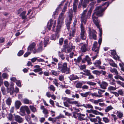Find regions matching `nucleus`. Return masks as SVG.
Masks as SVG:
<instances>
[{
    "instance_id": "obj_14",
    "label": "nucleus",
    "mask_w": 124,
    "mask_h": 124,
    "mask_svg": "<svg viewBox=\"0 0 124 124\" xmlns=\"http://www.w3.org/2000/svg\"><path fill=\"white\" fill-rule=\"evenodd\" d=\"M91 59L88 55L86 56L84 58L83 60H82V62L84 63L85 62V61H86L88 65H91L92 63L91 62Z\"/></svg>"
},
{
    "instance_id": "obj_19",
    "label": "nucleus",
    "mask_w": 124,
    "mask_h": 124,
    "mask_svg": "<svg viewBox=\"0 0 124 124\" xmlns=\"http://www.w3.org/2000/svg\"><path fill=\"white\" fill-rule=\"evenodd\" d=\"M15 121L19 123H21L23 121V120L21 117L18 115H16L15 116Z\"/></svg>"
},
{
    "instance_id": "obj_31",
    "label": "nucleus",
    "mask_w": 124,
    "mask_h": 124,
    "mask_svg": "<svg viewBox=\"0 0 124 124\" xmlns=\"http://www.w3.org/2000/svg\"><path fill=\"white\" fill-rule=\"evenodd\" d=\"M6 101L7 104L8 106H10L11 104V99L10 97H9L6 100Z\"/></svg>"
},
{
    "instance_id": "obj_44",
    "label": "nucleus",
    "mask_w": 124,
    "mask_h": 124,
    "mask_svg": "<svg viewBox=\"0 0 124 124\" xmlns=\"http://www.w3.org/2000/svg\"><path fill=\"white\" fill-rule=\"evenodd\" d=\"M92 73L95 74L96 75H100V72L98 70H94L92 71Z\"/></svg>"
},
{
    "instance_id": "obj_26",
    "label": "nucleus",
    "mask_w": 124,
    "mask_h": 124,
    "mask_svg": "<svg viewBox=\"0 0 124 124\" xmlns=\"http://www.w3.org/2000/svg\"><path fill=\"white\" fill-rule=\"evenodd\" d=\"M27 106H22L20 108V111L23 114H24L25 113V111L27 107Z\"/></svg>"
},
{
    "instance_id": "obj_48",
    "label": "nucleus",
    "mask_w": 124,
    "mask_h": 124,
    "mask_svg": "<svg viewBox=\"0 0 124 124\" xmlns=\"http://www.w3.org/2000/svg\"><path fill=\"white\" fill-rule=\"evenodd\" d=\"M24 103L25 104H28L30 102V101L26 99H24L23 100Z\"/></svg>"
},
{
    "instance_id": "obj_52",
    "label": "nucleus",
    "mask_w": 124,
    "mask_h": 124,
    "mask_svg": "<svg viewBox=\"0 0 124 124\" xmlns=\"http://www.w3.org/2000/svg\"><path fill=\"white\" fill-rule=\"evenodd\" d=\"M92 113L96 115H98L100 113H101L99 112L96 110H93Z\"/></svg>"
},
{
    "instance_id": "obj_49",
    "label": "nucleus",
    "mask_w": 124,
    "mask_h": 124,
    "mask_svg": "<svg viewBox=\"0 0 124 124\" xmlns=\"http://www.w3.org/2000/svg\"><path fill=\"white\" fill-rule=\"evenodd\" d=\"M16 85L19 87H21V85L20 81L19 80H17L16 81Z\"/></svg>"
},
{
    "instance_id": "obj_57",
    "label": "nucleus",
    "mask_w": 124,
    "mask_h": 124,
    "mask_svg": "<svg viewBox=\"0 0 124 124\" xmlns=\"http://www.w3.org/2000/svg\"><path fill=\"white\" fill-rule=\"evenodd\" d=\"M110 65L113 67H117V65L114 62H110L109 63Z\"/></svg>"
},
{
    "instance_id": "obj_56",
    "label": "nucleus",
    "mask_w": 124,
    "mask_h": 124,
    "mask_svg": "<svg viewBox=\"0 0 124 124\" xmlns=\"http://www.w3.org/2000/svg\"><path fill=\"white\" fill-rule=\"evenodd\" d=\"M51 73L53 75L56 76L58 75V74L57 72L54 70H52L51 71Z\"/></svg>"
},
{
    "instance_id": "obj_61",
    "label": "nucleus",
    "mask_w": 124,
    "mask_h": 124,
    "mask_svg": "<svg viewBox=\"0 0 124 124\" xmlns=\"http://www.w3.org/2000/svg\"><path fill=\"white\" fill-rule=\"evenodd\" d=\"M63 41V39L62 38L60 39H59V43L60 45H62Z\"/></svg>"
},
{
    "instance_id": "obj_39",
    "label": "nucleus",
    "mask_w": 124,
    "mask_h": 124,
    "mask_svg": "<svg viewBox=\"0 0 124 124\" xmlns=\"http://www.w3.org/2000/svg\"><path fill=\"white\" fill-rule=\"evenodd\" d=\"M7 114L6 110H3L2 112L1 115L2 117H4Z\"/></svg>"
},
{
    "instance_id": "obj_36",
    "label": "nucleus",
    "mask_w": 124,
    "mask_h": 124,
    "mask_svg": "<svg viewBox=\"0 0 124 124\" xmlns=\"http://www.w3.org/2000/svg\"><path fill=\"white\" fill-rule=\"evenodd\" d=\"M103 121L105 123H108L110 121V119L106 117H104L102 118Z\"/></svg>"
},
{
    "instance_id": "obj_9",
    "label": "nucleus",
    "mask_w": 124,
    "mask_h": 124,
    "mask_svg": "<svg viewBox=\"0 0 124 124\" xmlns=\"http://www.w3.org/2000/svg\"><path fill=\"white\" fill-rule=\"evenodd\" d=\"M88 33L89 36V38L91 39H93L95 40L96 39V32L94 30L91 31L90 28H89Z\"/></svg>"
},
{
    "instance_id": "obj_53",
    "label": "nucleus",
    "mask_w": 124,
    "mask_h": 124,
    "mask_svg": "<svg viewBox=\"0 0 124 124\" xmlns=\"http://www.w3.org/2000/svg\"><path fill=\"white\" fill-rule=\"evenodd\" d=\"M24 53L23 50H20L17 54V55L19 56H21L23 55Z\"/></svg>"
},
{
    "instance_id": "obj_11",
    "label": "nucleus",
    "mask_w": 124,
    "mask_h": 124,
    "mask_svg": "<svg viewBox=\"0 0 124 124\" xmlns=\"http://www.w3.org/2000/svg\"><path fill=\"white\" fill-rule=\"evenodd\" d=\"M75 46H74L71 45H70V58H72L73 56H75L76 54H75V51H74Z\"/></svg>"
},
{
    "instance_id": "obj_34",
    "label": "nucleus",
    "mask_w": 124,
    "mask_h": 124,
    "mask_svg": "<svg viewBox=\"0 0 124 124\" xmlns=\"http://www.w3.org/2000/svg\"><path fill=\"white\" fill-rule=\"evenodd\" d=\"M49 40V37H47L45 38L44 41V47L46 46V45L47 44Z\"/></svg>"
},
{
    "instance_id": "obj_15",
    "label": "nucleus",
    "mask_w": 124,
    "mask_h": 124,
    "mask_svg": "<svg viewBox=\"0 0 124 124\" xmlns=\"http://www.w3.org/2000/svg\"><path fill=\"white\" fill-rule=\"evenodd\" d=\"M64 104L65 106L69 107L70 104V99L67 97H65L64 100Z\"/></svg>"
},
{
    "instance_id": "obj_63",
    "label": "nucleus",
    "mask_w": 124,
    "mask_h": 124,
    "mask_svg": "<svg viewBox=\"0 0 124 124\" xmlns=\"http://www.w3.org/2000/svg\"><path fill=\"white\" fill-rule=\"evenodd\" d=\"M90 120L92 122H96L98 121L96 117L94 118H90Z\"/></svg>"
},
{
    "instance_id": "obj_25",
    "label": "nucleus",
    "mask_w": 124,
    "mask_h": 124,
    "mask_svg": "<svg viewBox=\"0 0 124 124\" xmlns=\"http://www.w3.org/2000/svg\"><path fill=\"white\" fill-rule=\"evenodd\" d=\"M63 2L61 3V4H60L59 5V6L56 9L55 11V12L54 13L53 15L54 16H55V15H57L58 14V12L59 10H61V8L59 6L62 5V3H63Z\"/></svg>"
},
{
    "instance_id": "obj_37",
    "label": "nucleus",
    "mask_w": 124,
    "mask_h": 124,
    "mask_svg": "<svg viewBox=\"0 0 124 124\" xmlns=\"http://www.w3.org/2000/svg\"><path fill=\"white\" fill-rule=\"evenodd\" d=\"M30 107L31 110L33 112H37V110L36 108L34 106H30Z\"/></svg>"
},
{
    "instance_id": "obj_54",
    "label": "nucleus",
    "mask_w": 124,
    "mask_h": 124,
    "mask_svg": "<svg viewBox=\"0 0 124 124\" xmlns=\"http://www.w3.org/2000/svg\"><path fill=\"white\" fill-rule=\"evenodd\" d=\"M111 116L113 118L115 122L116 121V120L118 119L117 117L114 114H111Z\"/></svg>"
},
{
    "instance_id": "obj_3",
    "label": "nucleus",
    "mask_w": 124,
    "mask_h": 124,
    "mask_svg": "<svg viewBox=\"0 0 124 124\" xmlns=\"http://www.w3.org/2000/svg\"><path fill=\"white\" fill-rule=\"evenodd\" d=\"M92 18L94 23L99 30L100 32L99 36L100 38L98 40V42L99 44V47H100L102 40V38L101 37L102 33V29L100 27L99 24L100 21L98 20L97 17L95 16H93V15H92Z\"/></svg>"
},
{
    "instance_id": "obj_23",
    "label": "nucleus",
    "mask_w": 124,
    "mask_h": 124,
    "mask_svg": "<svg viewBox=\"0 0 124 124\" xmlns=\"http://www.w3.org/2000/svg\"><path fill=\"white\" fill-rule=\"evenodd\" d=\"M42 43L40 42L39 44V46L36 50V53L39 52H41L42 50Z\"/></svg>"
},
{
    "instance_id": "obj_17",
    "label": "nucleus",
    "mask_w": 124,
    "mask_h": 124,
    "mask_svg": "<svg viewBox=\"0 0 124 124\" xmlns=\"http://www.w3.org/2000/svg\"><path fill=\"white\" fill-rule=\"evenodd\" d=\"M77 22L76 21H74L73 22V26L74 27L75 26ZM76 31L75 28L74 27L72 28V31L71 33H70V36H74L75 35V32Z\"/></svg>"
},
{
    "instance_id": "obj_55",
    "label": "nucleus",
    "mask_w": 124,
    "mask_h": 124,
    "mask_svg": "<svg viewBox=\"0 0 124 124\" xmlns=\"http://www.w3.org/2000/svg\"><path fill=\"white\" fill-rule=\"evenodd\" d=\"M86 108H88L89 109L90 108L92 109L93 108V107L91 104H86Z\"/></svg>"
},
{
    "instance_id": "obj_22",
    "label": "nucleus",
    "mask_w": 124,
    "mask_h": 124,
    "mask_svg": "<svg viewBox=\"0 0 124 124\" xmlns=\"http://www.w3.org/2000/svg\"><path fill=\"white\" fill-rule=\"evenodd\" d=\"M21 105V103L19 101H15V105L16 108L17 109L19 108L20 106Z\"/></svg>"
},
{
    "instance_id": "obj_59",
    "label": "nucleus",
    "mask_w": 124,
    "mask_h": 124,
    "mask_svg": "<svg viewBox=\"0 0 124 124\" xmlns=\"http://www.w3.org/2000/svg\"><path fill=\"white\" fill-rule=\"evenodd\" d=\"M118 92L119 94L120 95L122 96L123 95V92L122 90L121 89L119 90L118 91Z\"/></svg>"
},
{
    "instance_id": "obj_30",
    "label": "nucleus",
    "mask_w": 124,
    "mask_h": 124,
    "mask_svg": "<svg viewBox=\"0 0 124 124\" xmlns=\"http://www.w3.org/2000/svg\"><path fill=\"white\" fill-rule=\"evenodd\" d=\"M110 71L112 73H114V74H118V72L117 70L115 68H111L110 69Z\"/></svg>"
},
{
    "instance_id": "obj_18",
    "label": "nucleus",
    "mask_w": 124,
    "mask_h": 124,
    "mask_svg": "<svg viewBox=\"0 0 124 124\" xmlns=\"http://www.w3.org/2000/svg\"><path fill=\"white\" fill-rule=\"evenodd\" d=\"M34 68L35 69H34L33 71L35 72H37L42 71V68H40V67L38 65H36L34 66Z\"/></svg>"
},
{
    "instance_id": "obj_29",
    "label": "nucleus",
    "mask_w": 124,
    "mask_h": 124,
    "mask_svg": "<svg viewBox=\"0 0 124 124\" xmlns=\"http://www.w3.org/2000/svg\"><path fill=\"white\" fill-rule=\"evenodd\" d=\"M93 64L95 65V66L97 68V66H99L101 64V62L99 60H96L93 63Z\"/></svg>"
},
{
    "instance_id": "obj_41",
    "label": "nucleus",
    "mask_w": 124,
    "mask_h": 124,
    "mask_svg": "<svg viewBox=\"0 0 124 124\" xmlns=\"http://www.w3.org/2000/svg\"><path fill=\"white\" fill-rule=\"evenodd\" d=\"M116 89V88L115 87H113L111 86H109L108 88V90H115Z\"/></svg>"
},
{
    "instance_id": "obj_45",
    "label": "nucleus",
    "mask_w": 124,
    "mask_h": 124,
    "mask_svg": "<svg viewBox=\"0 0 124 124\" xmlns=\"http://www.w3.org/2000/svg\"><path fill=\"white\" fill-rule=\"evenodd\" d=\"M86 83L90 85L94 86L96 84V83H95L90 81L87 82Z\"/></svg>"
},
{
    "instance_id": "obj_21",
    "label": "nucleus",
    "mask_w": 124,
    "mask_h": 124,
    "mask_svg": "<svg viewBox=\"0 0 124 124\" xmlns=\"http://www.w3.org/2000/svg\"><path fill=\"white\" fill-rule=\"evenodd\" d=\"M92 93H91V92L90 91L86 92L85 93H80L81 95L83 97H87L88 95H91L92 96Z\"/></svg>"
},
{
    "instance_id": "obj_47",
    "label": "nucleus",
    "mask_w": 124,
    "mask_h": 124,
    "mask_svg": "<svg viewBox=\"0 0 124 124\" xmlns=\"http://www.w3.org/2000/svg\"><path fill=\"white\" fill-rule=\"evenodd\" d=\"M8 77V74L5 73H3L2 75V77L4 79H7Z\"/></svg>"
},
{
    "instance_id": "obj_16",
    "label": "nucleus",
    "mask_w": 124,
    "mask_h": 124,
    "mask_svg": "<svg viewBox=\"0 0 124 124\" xmlns=\"http://www.w3.org/2000/svg\"><path fill=\"white\" fill-rule=\"evenodd\" d=\"M65 23L67 29L69 31L70 30V15H69L68 18L66 19Z\"/></svg>"
},
{
    "instance_id": "obj_24",
    "label": "nucleus",
    "mask_w": 124,
    "mask_h": 124,
    "mask_svg": "<svg viewBox=\"0 0 124 124\" xmlns=\"http://www.w3.org/2000/svg\"><path fill=\"white\" fill-rule=\"evenodd\" d=\"M79 115V113H78L77 111H73L71 114H70V115L75 118L78 117Z\"/></svg>"
},
{
    "instance_id": "obj_7",
    "label": "nucleus",
    "mask_w": 124,
    "mask_h": 124,
    "mask_svg": "<svg viewBox=\"0 0 124 124\" xmlns=\"http://www.w3.org/2000/svg\"><path fill=\"white\" fill-rule=\"evenodd\" d=\"M98 90V93L94 92L91 94L92 96L93 97H95L98 98L102 97L103 95H102V93L105 92V90H102L101 89H97Z\"/></svg>"
},
{
    "instance_id": "obj_51",
    "label": "nucleus",
    "mask_w": 124,
    "mask_h": 124,
    "mask_svg": "<svg viewBox=\"0 0 124 124\" xmlns=\"http://www.w3.org/2000/svg\"><path fill=\"white\" fill-rule=\"evenodd\" d=\"M77 7V4L73 3V8L74 11V12H76Z\"/></svg>"
},
{
    "instance_id": "obj_28",
    "label": "nucleus",
    "mask_w": 124,
    "mask_h": 124,
    "mask_svg": "<svg viewBox=\"0 0 124 124\" xmlns=\"http://www.w3.org/2000/svg\"><path fill=\"white\" fill-rule=\"evenodd\" d=\"M118 74H116V75L114 77L116 79H119L121 80L124 81V79L121 76L118 75Z\"/></svg>"
},
{
    "instance_id": "obj_64",
    "label": "nucleus",
    "mask_w": 124,
    "mask_h": 124,
    "mask_svg": "<svg viewBox=\"0 0 124 124\" xmlns=\"http://www.w3.org/2000/svg\"><path fill=\"white\" fill-rule=\"evenodd\" d=\"M31 54V52L29 51H28L24 55V57H26L30 55Z\"/></svg>"
},
{
    "instance_id": "obj_4",
    "label": "nucleus",
    "mask_w": 124,
    "mask_h": 124,
    "mask_svg": "<svg viewBox=\"0 0 124 124\" xmlns=\"http://www.w3.org/2000/svg\"><path fill=\"white\" fill-rule=\"evenodd\" d=\"M67 3L65 4V5L62 10V12L61 13L58 19L56 29L57 31L59 30L61 28L63 23L64 17L63 15L64 14V13L66 8Z\"/></svg>"
},
{
    "instance_id": "obj_1",
    "label": "nucleus",
    "mask_w": 124,
    "mask_h": 124,
    "mask_svg": "<svg viewBox=\"0 0 124 124\" xmlns=\"http://www.w3.org/2000/svg\"><path fill=\"white\" fill-rule=\"evenodd\" d=\"M95 3V2L93 1L90 4V5L91 7L90 8L87 14H86L87 11V9L83 11L81 16V21L82 23H84L85 24H86L87 19L90 18V17L91 13L93 8V6Z\"/></svg>"
},
{
    "instance_id": "obj_35",
    "label": "nucleus",
    "mask_w": 124,
    "mask_h": 124,
    "mask_svg": "<svg viewBox=\"0 0 124 124\" xmlns=\"http://www.w3.org/2000/svg\"><path fill=\"white\" fill-rule=\"evenodd\" d=\"M79 78L77 76L73 75L70 76V80H72L78 79Z\"/></svg>"
},
{
    "instance_id": "obj_42",
    "label": "nucleus",
    "mask_w": 124,
    "mask_h": 124,
    "mask_svg": "<svg viewBox=\"0 0 124 124\" xmlns=\"http://www.w3.org/2000/svg\"><path fill=\"white\" fill-rule=\"evenodd\" d=\"M64 51L66 53H68L70 52V48L68 46L64 47Z\"/></svg>"
},
{
    "instance_id": "obj_38",
    "label": "nucleus",
    "mask_w": 124,
    "mask_h": 124,
    "mask_svg": "<svg viewBox=\"0 0 124 124\" xmlns=\"http://www.w3.org/2000/svg\"><path fill=\"white\" fill-rule=\"evenodd\" d=\"M96 119L98 121V123L99 124H104L101 121L102 120L101 118L99 116H96Z\"/></svg>"
},
{
    "instance_id": "obj_10",
    "label": "nucleus",
    "mask_w": 124,
    "mask_h": 124,
    "mask_svg": "<svg viewBox=\"0 0 124 124\" xmlns=\"http://www.w3.org/2000/svg\"><path fill=\"white\" fill-rule=\"evenodd\" d=\"M97 42L96 41L94 42L93 45V46L92 48V50L95 52L97 54L99 53L100 47H99V46H97Z\"/></svg>"
},
{
    "instance_id": "obj_27",
    "label": "nucleus",
    "mask_w": 124,
    "mask_h": 124,
    "mask_svg": "<svg viewBox=\"0 0 124 124\" xmlns=\"http://www.w3.org/2000/svg\"><path fill=\"white\" fill-rule=\"evenodd\" d=\"M26 11H23L20 15V16L22 18L24 19H26V16L25 15Z\"/></svg>"
},
{
    "instance_id": "obj_33",
    "label": "nucleus",
    "mask_w": 124,
    "mask_h": 124,
    "mask_svg": "<svg viewBox=\"0 0 124 124\" xmlns=\"http://www.w3.org/2000/svg\"><path fill=\"white\" fill-rule=\"evenodd\" d=\"M113 109V107L111 105L107 107L105 109V111L106 112H108L110 110Z\"/></svg>"
},
{
    "instance_id": "obj_8",
    "label": "nucleus",
    "mask_w": 124,
    "mask_h": 124,
    "mask_svg": "<svg viewBox=\"0 0 124 124\" xmlns=\"http://www.w3.org/2000/svg\"><path fill=\"white\" fill-rule=\"evenodd\" d=\"M36 44L35 43H33L30 44L28 47V51H30L33 52V53L35 54L36 53V49L35 47Z\"/></svg>"
},
{
    "instance_id": "obj_43",
    "label": "nucleus",
    "mask_w": 124,
    "mask_h": 124,
    "mask_svg": "<svg viewBox=\"0 0 124 124\" xmlns=\"http://www.w3.org/2000/svg\"><path fill=\"white\" fill-rule=\"evenodd\" d=\"M48 88L53 92H54L55 90V87L53 85H51Z\"/></svg>"
},
{
    "instance_id": "obj_5",
    "label": "nucleus",
    "mask_w": 124,
    "mask_h": 124,
    "mask_svg": "<svg viewBox=\"0 0 124 124\" xmlns=\"http://www.w3.org/2000/svg\"><path fill=\"white\" fill-rule=\"evenodd\" d=\"M58 69L61 70L62 73H65L66 74L69 73V69L67 68V64L66 63L59 62L58 64Z\"/></svg>"
},
{
    "instance_id": "obj_20",
    "label": "nucleus",
    "mask_w": 124,
    "mask_h": 124,
    "mask_svg": "<svg viewBox=\"0 0 124 124\" xmlns=\"http://www.w3.org/2000/svg\"><path fill=\"white\" fill-rule=\"evenodd\" d=\"M117 117L120 119H121L123 117V113L121 111H117Z\"/></svg>"
},
{
    "instance_id": "obj_60",
    "label": "nucleus",
    "mask_w": 124,
    "mask_h": 124,
    "mask_svg": "<svg viewBox=\"0 0 124 124\" xmlns=\"http://www.w3.org/2000/svg\"><path fill=\"white\" fill-rule=\"evenodd\" d=\"M58 80L57 79H54L53 81L54 83L57 87L58 86Z\"/></svg>"
},
{
    "instance_id": "obj_62",
    "label": "nucleus",
    "mask_w": 124,
    "mask_h": 124,
    "mask_svg": "<svg viewBox=\"0 0 124 124\" xmlns=\"http://www.w3.org/2000/svg\"><path fill=\"white\" fill-rule=\"evenodd\" d=\"M82 88L83 89H88L89 88V87L88 86L85 85H83L82 87Z\"/></svg>"
},
{
    "instance_id": "obj_32",
    "label": "nucleus",
    "mask_w": 124,
    "mask_h": 124,
    "mask_svg": "<svg viewBox=\"0 0 124 124\" xmlns=\"http://www.w3.org/2000/svg\"><path fill=\"white\" fill-rule=\"evenodd\" d=\"M58 54L59 56L62 60L65 59V57L63 54V52L62 51L61 52H58Z\"/></svg>"
},
{
    "instance_id": "obj_6",
    "label": "nucleus",
    "mask_w": 124,
    "mask_h": 124,
    "mask_svg": "<svg viewBox=\"0 0 124 124\" xmlns=\"http://www.w3.org/2000/svg\"><path fill=\"white\" fill-rule=\"evenodd\" d=\"M81 32L80 33V38L82 40H84L86 38V35L85 30L83 24L82 23L80 25Z\"/></svg>"
},
{
    "instance_id": "obj_46",
    "label": "nucleus",
    "mask_w": 124,
    "mask_h": 124,
    "mask_svg": "<svg viewBox=\"0 0 124 124\" xmlns=\"http://www.w3.org/2000/svg\"><path fill=\"white\" fill-rule=\"evenodd\" d=\"M8 118L9 120H12L13 119L12 115L11 113L8 114Z\"/></svg>"
},
{
    "instance_id": "obj_13",
    "label": "nucleus",
    "mask_w": 124,
    "mask_h": 124,
    "mask_svg": "<svg viewBox=\"0 0 124 124\" xmlns=\"http://www.w3.org/2000/svg\"><path fill=\"white\" fill-rule=\"evenodd\" d=\"M87 45L86 44L81 43L79 44V48H81V51L83 52H85L86 51Z\"/></svg>"
},
{
    "instance_id": "obj_58",
    "label": "nucleus",
    "mask_w": 124,
    "mask_h": 124,
    "mask_svg": "<svg viewBox=\"0 0 124 124\" xmlns=\"http://www.w3.org/2000/svg\"><path fill=\"white\" fill-rule=\"evenodd\" d=\"M59 79L60 81H63L64 80V76L62 75L59 76Z\"/></svg>"
},
{
    "instance_id": "obj_12",
    "label": "nucleus",
    "mask_w": 124,
    "mask_h": 124,
    "mask_svg": "<svg viewBox=\"0 0 124 124\" xmlns=\"http://www.w3.org/2000/svg\"><path fill=\"white\" fill-rule=\"evenodd\" d=\"M108 85V83L107 82L103 81L99 85L101 89H106Z\"/></svg>"
},
{
    "instance_id": "obj_40",
    "label": "nucleus",
    "mask_w": 124,
    "mask_h": 124,
    "mask_svg": "<svg viewBox=\"0 0 124 124\" xmlns=\"http://www.w3.org/2000/svg\"><path fill=\"white\" fill-rule=\"evenodd\" d=\"M82 84L80 82L77 83L76 85V87L77 88H80L82 87Z\"/></svg>"
},
{
    "instance_id": "obj_50",
    "label": "nucleus",
    "mask_w": 124,
    "mask_h": 124,
    "mask_svg": "<svg viewBox=\"0 0 124 124\" xmlns=\"http://www.w3.org/2000/svg\"><path fill=\"white\" fill-rule=\"evenodd\" d=\"M84 71L86 73V74H85V75L87 76H89L91 73L90 72V71L87 70H84Z\"/></svg>"
},
{
    "instance_id": "obj_2",
    "label": "nucleus",
    "mask_w": 124,
    "mask_h": 124,
    "mask_svg": "<svg viewBox=\"0 0 124 124\" xmlns=\"http://www.w3.org/2000/svg\"><path fill=\"white\" fill-rule=\"evenodd\" d=\"M56 23V21L55 20H53L52 19H50L47 25V27L48 30H50L51 27H52L53 31H56L55 35H52L51 36L50 39L52 40H54L56 38H58L59 36L58 32L60 31L61 28L59 31L57 30V26L56 29L55 28Z\"/></svg>"
}]
</instances>
